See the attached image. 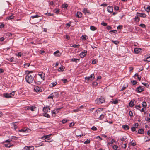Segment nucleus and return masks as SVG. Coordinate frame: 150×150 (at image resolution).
Returning a JSON list of instances; mask_svg holds the SVG:
<instances>
[{
    "label": "nucleus",
    "mask_w": 150,
    "mask_h": 150,
    "mask_svg": "<svg viewBox=\"0 0 150 150\" xmlns=\"http://www.w3.org/2000/svg\"><path fill=\"white\" fill-rule=\"evenodd\" d=\"M38 76L37 77L36 83L38 85H40L41 82L43 81L45 79V74H44L39 73L38 74ZM36 83V82H35Z\"/></svg>",
    "instance_id": "f257e3e1"
},
{
    "label": "nucleus",
    "mask_w": 150,
    "mask_h": 150,
    "mask_svg": "<svg viewBox=\"0 0 150 150\" xmlns=\"http://www.w3.org/2000/svg\"><path fill=\"white\" fill-rule=\"evenodd\" d=\"M35 75L33 73L31 74H27L25 77L26 82L29 83H31L33 81Z\"/></svg>",
    "instance_id": "f03ea898"
},
{
    "label": "nucleus",
    "mask_w": 150,
    "mask_h": 150,
    "mask_svg": "<svg viewBox=\"0 0 150 150\" xmlns=\"http://www.w3.org/2000/svg\"><path fill=\"white\" fill-rule=\"evenodd\" d=\"M105 101V99L102 96H100L99 98L96 99L95 100V103L96 104H100Z\"/></svg>",
    "instance_id": "7ed1b4c3"
},
{
    "label": "nucleus",
    "mask_w": 150,
    "mask_h": 150,
    "mask_svg": "<svg viewBox=\"0 0 150 150\" xmlns=\"http://www.w3.org/2000/svg\"><path fill=\"white\" fill-rule=\"evenodd\" d=\"M94 74H92L89 77H85V79L87 81H91L94 79Z\"/></svg>",
    "instance_id": "20e7f679"
},
{
    "label": "nucleus",
    "mask_w": 150,
    "mask_h": 150,
    "mask_svg": "<svg viewBox=\"0 0 150 150\" xmlns=\"http://www.w3.org/2000/svg\"><path fill=\"white\" fill-rule=\"evenodd\" d=\"M43 110L45 112H50V107L49 106H44L43 108Z\"/></svg>",
    "instance_id": "39448f33"
},
{
    "label": "nucleus",
    "mask_w": 150,
    "mask_h": 150,
    "mask_svg": "<svg viewBox=\"0 0 150 150\" xmlns=\"http://www.w3.org/2000/svg\"><path fill=\"white\" fill-rule=\"evenodd\" d=\"M87 53V51L84 50L80 54V57L81 58H83L86 55Z\"/></svg>",
    "instance_id": "423d86ee"
},
{
    "label": "nucleus",
    "mask_w": 150,
    "mask_h": 150,
    "mask_svg": "<svg viewBox=\"0 0 150 150\" xmlns=\"http://www.w3.org/2000/svg\"><path fill=\"white\" fill-rule=\"evenodd\" d=\"M34 90L36 92H41L42 91L41 88L37 86H35Z\"/></svg>",
    "instance_id": "0eeeda50"
},
{
    "label": "nucleus",
    "mask_w": 150,
    "mask_h": 150,
    "mask_svg": "<svg viewBox=\"0 0 150 150\" xmlns=\"http://www.w3.org/2000/svg\"><path fill=\"white\" fill-rule=\"evenodd\" d=\"M107 10L110 13H112L113 11V7L111 6H109L107 7Z\"/></svg>",
    "instance_id": "6e6552de"
},
{
    "label": "nucleus",
    "mask_w": 150,
    "mask_h": 150,
    "mask_svg": "<svg viewBox=\"0 0 150 150\" xmlns=\"http://www.w3.org/2000/svg\"><path fill=\"white\" fill-rule=\"evenodd\" d=\"M144 88L141 86H139V87L137 88L136 89V91L139 93H141L144 91Z\"/></svg>",
    "instance_id": "1a4fd4ad"
},
{
    "label": "nucleus",
    "mask_w": 150,
    "mask_h": 150,
    "mask_svg": "<svg viewBox=\"0 0 150 150\" xmlns=\"http://www.w3.org/2000/svg\"><path fill=\"white\" fill-rule=\"evenodd\" d=\"M76 134L77 137H81V136H83V134H82L81 131L80 130H78L76 131Z\"/></svg>",
    "instance_id": "9d476101"
},
{
    "label": "nucleus",
    "mask_w": 150,
    "mask_h": 150,
    "mask_svg": "<svg viewBox=\"0 0 150 150\" xmlns=\"http://www.w3.org/2000/svg\"><path fill=\"white\" fill-rule=\"evenodd\" d=\"M134 52L136 54H138L141 52L142 49L140 48H136L134 49Z\"/></svg>",
    "instance_id": "9b49d317"
},
{
    "label": "nucleus",
    "mask_w": 150,
    "mask_h": 150,
    "mask_svg": "<svg viewBox=\"0 0 150 150\" xmlns=\"http://www.w3.org/2000/svg\"><path fill=\"white\" fill-rule=\"evenodd\" d=\"M122 127L125 130H127L129 129V127L126 124L123 125L122 126Z\"/></svg>",
    "instance_id": "f8f14e48"
},
{
    "label": "nucleus",
    "mask_w": 150,
    "mask_h": 150,
    "mask_svg": "<svg viewBox=\"0 0 150 150\" xmlns=\"http://www.w3.org/2000/svg\"><path fill=\"white\" fill-rule=\"evenodd\" d=\"M3 96L4 97L7 98L11 97V96L10 95V93L9 94L6 93H4L3 94Z\"/></svg>",
    "instance_id": "ddd939ff"
},
{
    "label": "nucleus",
    "mask_w": 150,
    "mask_h": 150,
    "mask_svg": "<svg viewBox=\"0 0 150 150\" xmlns=\"http://www.w3.org/2000/svg\"><path fill=\"white\" fill-rule=\"evenodd\" d=\"M54 54L56 56L59 57L61 54L60 53L59 51L57 50L54 53Z\"/></svg>",
    "instance_id": "4468645a"
},
{
    "label": "nucleus",
    "mask_w": 150,
    "mask_h": 150,
    "mask_svg": "<svg viewBox=\"0 0 150 150\" xmlns=\"http://www.w3.org/2000/svg\"><path fill=\"white\" fill-rule=\"evenodd\" d=\"M137 14H139V17L145 18L146 16V15L144 13H139L137 12Z\"/></svg>",
    "instance_id": "2eb2a0df"
},
{
    "label": "nucleus",
    "mask_w": 150,
    "mask_h": 150,
    "mask_svg": "<svg viewBox=\"0 0 150 150\" xmlns=\"http://www.w3.org/2000/svg\"><path fill=\"white\" fill-rule=\"evenodd\" d=\"M137 133L140 134H144V129H139L138 130Z\"/></svg>",
    "instance_id": "dca6fc26"
},
{
    "label": "nucleus",
    "mask_w": 150,
    "mask_h": 150,
    "mask_svg": "<svg viewBox=\"0 0 150 150\" xmlns=\"http://www.w3.org/2000/svg\"><path fill=\"white\" fill-rule=\"evenodd\" d=\"M134 100H132L129 103V105L130 107H132L134 105Z\"/></svg>",
    "instance_id": "f3484780"
},
{
    "label": "nucleus",
    "mask_w": 150,
    "mask_h": 150,
    "mask_svg": "<svg viewBox=\"0 0 150 150\" xmlns=\"http://www.w3.org/2000/svg\"><path fill=\"white\" fill-rule=\"evenodd\" d=\"M57 83V82L56 81L54 82H53L51 83L50 85L49 86L50 87H53L55 86Z\"/></svg>",
    "instance_id": "a211bd4d"
},
{
    "label": "nucleus",
    "mask_w": 150,
    "mask_h": 150,
    "mask_svg": "<svg viewBox=\"0 0 150 150\" xmlns=\"http://www.w3.org/2000/svg\"><path fill=\"white\" fill-rule=\"evenodd\" d=\"M52 94L53 95V97H54L55 98H56L59 96V94L57 92H54L52 93Z\"/></svg>",
    "instance_id": "6ab92c4d"
},
{
    "label": "nucleus",
    "mask_w": 150,
    "mask_h": 150,
    "mask_svg": "<svg viewBox=\"0 0 150 150\" xmlns=\"http://www.w3.org/2000/svg\"><path fill=\"white\" fill-rule=\"evenodd\" d=\"M82 14L80 12H77L76 14V16L78 18H80L82 16Z\"/></svg>",
    "instance_id": "aec40b11"
},
{
    "label": "nucleus",
    "mask_w": 150,
    "mask_h": 150,
    "mask_svg": "<svg viewBox=\"0 0 150 150\" xmlns=\"http://www.w3.org/2000/svg\"><path fill=\"white\" fill-rule=\"evenodd\" d=\"M97 117L98 118H100V119H102L104 117V115L102 114L100 115H98Z\"/></svg>",
    "instance_id": "412c9836"
},
{
    "label": "nucleus",
    "mask_w": 150,
    "mask_h": 150,
    "mask_svg": "<svg viewBox=\"0 0 150 150\" xmlns=\"http://www.w3.org/2000/svg\"><path fill=\"white\" fill-rule=\"evenodd\" d=\"M81 38L82 40H86L88 38V36L86 35H83L81 37Z\"/></svg>",
    "instance_id": "4be33fe9"
},
{
    "label": "nucleus",
    "mask_w": 150,
    "mask_h": 150,
    "mask_svg": "<svg viewBox=\"0 0 150 150\" xmlns=\"http://www.w3.org/2000/svg\"><path fill=\"white\" fill-rule=\"evenodd\" d=\"M83 12L85 14L86 13H89L90 12L88 11L86 8H84L83 11Z\"/></svg>",
    "instance_id": "5701e85b"
},
{
    "label": "nucleus",
    "mask_w": 150,
    "mask_h": 150,
    "mask_svg": "<svg viewBox=\"0 0 150 150\" xmlns=\"http://www.w3.org/2000/svg\"><path fill=\"white\" fill-rule=\"evenodd\" d=\"M139 14H137V15H136L135 18V20L138 22L140 20L139 18Z\"/></svg>",
    "instance_id": "b1692460"
},
{
    "label": "nucleus",
    "mask_w": 150,
    "mask_h": 150,
    "mask_svg": "<svg viewBox=\"0 0 150 150\" xmlns=\"http://www.w3.org/2000/svg\"><path fill=\"white\" fill-rule=\"evenodd\" d=\"M47 112H45L43 113V116L47 118H50V116L49 114L47 113Z\"/></svg>",
    "instance_id": "393cba45"
},
{
    "label": "nucleus",
    "mask_w": 150,
    "mask_h": 150,
    "mask_svg": "<svg viewBox=\"0 0 150 150\" xmlns=\"http://www.w3.org/2000/svg\"><path fill=\"white\" fill-rule=\"evenodd\" d=\"M40 16L38 15H36L34 16H31L30 17V18L34 19L35 18H38L40 17Z\"/></svg>",
    "instance_id": "a878e982"
},
{
    "label": "nucleus",
    "mask_w": 150,
    "mask_h": 150,
    "mask_svg": "<svg viewBox=\"0 0 150 150\" xmlns=\"http://www.w3.org/2000/svg\"><path fill=\"white\" fill-rule=\"evenodd\" d=\"M14 18V16L13 15H11L9 16H8L6 18V19L8 20H11L13 19Z\"/></svg>",
    "instance_id": "bb28decb"
},
{
    "label": "nucleus",
    "mask_w": 150,
    "mask_h": 150,
    "mask_svg": "<svg viewBox=\"0 0 150 150\" xmlns=\"http://www.w3.org/2000/svg\"><path fill=\"white\" fill-rule=\"evenodd\" d=\"M64 69V67L62 66H61V67H60L58 69V71H63Z\"/></svg>",
    "instance_id": "cd10ccee"
},
{
    "label": "nucleus",
    "mask_w": 150,
    "mask_h": 150,
    "mask_svg": "<svg viewBox=\"0 0 150 150\" xmlns=\"http://www.w3.org/2000/svg\"><path fill=\"white\" fill-rule=\"evenodd\" d=\"M53 98H55L54 97H53V94L51 93L50 94V96L47 97V98L49 99H52Z\"/></svg>",
    "instance_id": "c85d7f7f"
},
{
    "label": "nucleus",
    "mask_w": 150,
    "mask_h": 150,
    "mask_svg": "<svg viewBox=\"0 0 150 150\" xmlns=\"http://www.w3.org/2000/svg\"><path fill=\"white\" fill-rule=\"evenodd\" d=\"M51 135V134H49L48 135H47L45 136L44 137H42V138L43 139H45L48 138L50 137V136Z\"/></svg>",
    "instance_id": "c756f323"
},
{
    "label": "nucleus",
    "mask_w": 150,
    "mask_h": 150,
    "mask_svg": "<svg viewBox=\"0 0 150 150\" xmlns=\"http://www.w3.org/2000/svg\"><path fill=\"white\" fill-rule=\"evenodd\" d=\"M90 29L92 31H94L96 30V28L94 26H90Z\"/></svg>",
    "instance_id": "7c9ffc66"
},
{
    "label": "nucleus",
    "mask_w": 150,
    "mask_h": 150,
    "mask_svg": "<svg viewBox=\"0 0 150 150\" xmlns=\"http://www.w3.org/2000/svg\"><path fill=\"white\" fill-rule=\"evenodd\" d=\"M142 106L144 108H145L147 106V104H146V102L145 101L143 102L142 103Z\"/></svg>",
    "instance_id": "2f4dec72"
},
{
    "label": "nucleus",
    "mask_w": 150,
    "mask_h": 150,
    "mask_svg": "<svg viewBox=\"0 0 150 150\" xmlns=\"http://www.w3.org/2000/svg\"><path fill=\"white\" fill-rule=\"evenodd\" d=\"M12 125H13V126H12V127L13 128V129L15 130L16 129H17V125H16L15 124V123H13V124Z\"/></svg>",
    "instance_id": "473e14b6"
},
{
    "label": "nucleus",
    "mask_w": 150,
    "mask_h": 150,
    "mask_svg": "<svg viewBox=\"0 0 150 150\" xmlns=\"http://www.w3.org/2000/svg\"><path fill=\"white\" fill-rule=\"evenodd\" d=\"M62 7L63 8H66V9H67V7L68 6V5L67 4H63L62 5Z\"/></svg>",
    "instance_id": "72a5a7b5"
},
{
    "label": "nucleus",
    "mask_w": 150,
    "mask_h": 150,
    "mask_svg": "<svg viewBox=\"0 0 150 150\" xmlns=\"http://www.w3.org/2000/svg\"><path fill=\"white\" fill-rule=\"evenodd\" d=\"M103 110V109L102 108H100L98 109V110H96V112L97 113V114L99 113V112H100L101 111H102Z\"/></svg>",
    "instance_id": "f704fd0d"
},
{
    "label": "nucleus",
    "mask_w": 150,
    "mask_h": 150,
    "mask_svg": "<svg viewBox=\"0 0 150 150\" xmlns=\"http://www.w3.org/2000/svg\"><path fill=\"white\" fill-rule=\"evenodd\" d=\"M145 10L147 12H149L150 10V6H147V8L145 9Z\"/></svg>",
    "instance_id": "c9c22d12"
},
{
    "label": "nucleus",
    "mask_w": 150,
    "mask_h": 150,
    "mask_svg": "<svg viewBox=\"0 0 150 150\" xmlns=\"http://www.w3.org/2000/svg\"><path fill=\"white\" fill-rule=\"evenodd\" d=\"M112 42L114 44H115V45H117L119 43V42L118 41L116 40V41H113V40H112Z\"/></svg>",
    "instance_id": "e433bc0d"
},
{
    "label": "nucleus",
    "mask_w": 150,
    "mask_h": 150,
    "mask_svg": "<svg viewBox=\"0 0 150 150\" xmlns=\"http://www.w3.org/2000/svg\"><path fill=\"white\" fill-rule=\"evenodd\" d=\"M36 107L34 106H30V110L31 111H33L34 110V109Z\"/></svg>",
    "instance_id": "4c0bfd02"
},
{
    "label": "nucleus",
    "mask_w": 150,
    "mask_h": 150,
    "mask_svg": "<svg viewBox=\"0 0 150 150\" xmlns=\"http://www.w3.org/2000/svg\"><path fill=\"white\" fill-rule=\"evenodd\" d=\"M118 100L115 99V101L112 102V104H117L118 103Z\"/></svg>",
    "instance_id": "58836bf2"
},
{
    "label": "nucleus",
    "mask_w": 150,
    "mask_h": 150,
    "mask_svg": "<svg viewBox=\"0 0 150 150\" xmlns=\"http://www.w3.org/2000/svg\"><path fill=\"white\" fill-rule=\"evenodd\" d=\"M139 26L142 28H145L146 27V25L144 24H141L139 25Z\"/></svg>",
    "instance_id": "ea45409f"
},
{
    "label": "nucleus",
    "mask_w": 150,
    "mask_h": 150,
    "mask_svg": "<svg viewBox=\"0 0 150 150\" xmlns=\"http://www.w3.org/2000/svg\"><path fill=\"white\" fill-rule=\"evenodd\" d=\"M90 142V140L87 139L86 141L84 142V143L85 144H88Z\"/></svg>",
    "instance_id": "a19ab883"
},
{
    "label": "nucleus",
    "mask_w": 150,
    "mask_h": 150,
    "mask_svg": "<svg viewBox=\"0 0 150 150\" xmlns=\"http://www.w3.org/2000/svg\"><path fill=\"white\" fill-rule=\"evenodd\" d=\"M141 108V106L139 105H136L135 106V108H136V109H138L139 110H140V109Z\"/></svg>",
    "instance_id": "79ce46f5"
},
{
    "label": "nucleus",
    "mask_w": 150,
    "mask_h": 150,
    "mask_svg": "<svg viewBox=\"0 0 150 150\" xmlns=\"http://www.w3.org/2000/svg\"><path fill=\"white\" fill-rule=\"evenodd\" d=\"M101 24L103 26H106L107 25V24L106 23H105L104 22H102Z\"/></svg>",
    "instance_id": "37998d69"
},
{
    "label": "nucleus",
    "mask_w": 150,
    "mask_h": 150,
    "mask_svg": "<svg viewBox=\"0 0 150 150\" xmlns=\"http://www.w3.org/2000/svg\"><path fill=\"white\" fill-rule=\"evenodd\" d=\"M71 60L73 62H76L77 61L79 60V59L73 58L71 59Z\"/></svg>",
    "instance_id": "c03bdc74"
},
{
    "label": "nucleus",
    "mask_w": 150,
    "mask_h": 150,
    "mask_svg": "<svg viewBox=\"0 0 150 150\" xmlns=\"http://www.w3.org/2000/svg\"><path fill=\"white\" fill-rule=\"evenodd\" d=\"M91 129L93 131H96L97 130V128L96 127L93 126L91 128Z\"/></svg>",
    "instance_id": "a18cd8bd"
},
{
    "label": "nucleus",
    "mask_w": 150,
    "mask_h": 150,
    "mask_svg": "<svg viewBox=\"0 0 150 150\" xmlns=\"http://www.w3.org/2000/svg\"><path fill=\"white\" fill-rule=\"evenodd\" d=\"M118 148V146L116 145H114L113 146V148L114 150L117 149Z\"/></svg>",
    "instance_id": "49530a36"
},
{
    "label": "nucleus",
    "mask_w": 150,
    "mask_h": 150,
    "mask_svg": "<svg viewBox=\"0 0 150 150\" xmlns=\"http://www.w3.org/2000/svg\"><path fill=\"white\" fill-rule=\"evenodd\" d=\"M29 150H33L34 148L33 146H29Z\"/></svg>",
    "instance_id": "de8ad7c7"
},
{
    "label": "nucleus",
    "mask_w": 150,
    "mask_h": 150,
    "mask_svg": "<svg viewBox=\"0 0 150 150\" xmlns=\"http://www.w3.org/2000/svg\"><path fill=\"white\" fill-rule=\"evenodd\" d=\"M98 84V83L96 82H94L92 83L93 85L94 86H96Z\"/></svg>",
    "instance_id": "09e8293b"
},
{
    "label": "nucleus",
    "mask_w": 150,
    "mask_h": 150,
    "mask_svg": "<svg viewBox=\"0 0 150 150\" xmlns=\"http://www.w3.org/2000/svg\"><path fill=\"white\" fill-rule=\"evenodd\" d=\"M114 9L115 10H118L119 9V7L117 6H115L114 7Z\"/></svg>",
    "instance_id": "8fccbe9b"
},
{
    "label": "nucleus",
    "mask_w": 150,
    "mask_h": 150,
    "mask_svg": "<svg viewBox=\"0 0 150 150\" xmlns=\"http://www.w3.org/2000/svg\"><path fill=\"white\" fill-rule=\"evenodd\" d=\"M127 139V137H126V136H123L122 138L121 139V140L122 141H124V140H125Z\"/></svg>",
    "instance_id": "3c124183"
},
{
    "label": "nucleus",
    "mask_w": 150,
    "mask_h": 150,
    "mask_svg": "<svg viewBox=\"0 0 150 150\" xmlns=\"http://www.w3.org/2000/svg\"><path fill=\"white\" fill-rule=\"evenodd\" d=\"M131 129L132 132H134L136 130V127L133 126L131 128Z\"/></svg>",
    "instance_id": "603ef678"
},
{
    "label": "nucleus",
    "mask_w": 150,
    "mask_h": 150,
    "mask_svg": "<svg viewBox=\"0 0 150 150\" xmlns=\"http://www.w3.org/2000/svg\"><path fill=\"white\" fill-rule=\"evenodd\" d=\"M67 120L64 119L62 121V123L64 124L66 123L67 122Z\"/></svg>",
    "instance_id": "864d4df0"
},
{
    "label": "nucleus",
    "mask_w": 150,
    "mask_h": 150,
    "mask_svg": "<svg viewBox=\"0 0 150 150\" xmlns=\"http://www.w3.org/2000/svg\"><path fill=\"white\" fill-rule=\"evenodd\" d=\"M118 29H121L122 28V25H119L117 27Z\"/></svg>",
    "instance_id": "5fc2aeb1"
},
{
    "label": "nucleus",
    "mask_w": 150,
    "mask_h": 150,
    "mask_svg": "<svg viewBox=\"0 0 150 150\" xmlns=\"http://www.w3.org/2000/svg\"><path fill=\"white\" fill-rule=\"evenodd\" d=\"M45 14L46 15H48V16H50L53 15V14L52 13H46Z\"/></svg>",
    "instance_id": "6e6d98bb"
},
{
    "label": "nucleus",
    "mask_w": 150,
    "mask_h": 150,
    "mask_svg": "<svg viewBox=\"0 0 150 150\" xmlns=\"http://www.w3.org/2000/svg\"><path fill=\"white\" fill-rule=\"evenodd\" d=\"M24 65L25 67H28L29 66L30 64L28 63H26L24 64Z\"/></svg>",
    "instance_id": "4d7b16f0"
},
{
    "label": "nucleus",
    "mask_w": 150,
    "mask_h": 150,
    "mask_svg": "<svg viewBox=\"0 0 150 150\" xmlns=\"http://www.w3.org/2000/svg\"><path fill=\"white\" fill-rule=\"evenodd\" d=\"M26 129H21L19 130V132H24L26 131Z\"/></svg>",
    "instance_id": "13d9d810"
},
{
    "label": "nucleus",
    "mask_w": 150,
    "mask_h": 150,
    "mask_svg": "<svg viewBox=\"0 0 150 150\" xmlns=\"http://www.w3.org/2000/svg\"><path fill=\"white\" fill-rule=\"evenodd\" d=\"M129 114L130 116L132 117L133 116V113L131 111H129Z\"/></svg>",
    "instance_id": "bf43d9fd"
},
{
    "label": "nucleus",
    "mask_w": 150,
    "mask_h": 150,
    "mask_svg": "<svg viewBox=\"0 0 150 150\" xmlns=\"http://www.w3.org/2000/svg\"><path fill=\"white\" fill-rule=\"evenodd\" d=\"M14 59V58L13 57H12L10 59H9L8 60L9 61H10L11 62H13Z\"/></svg>",
    "instance_id": "052dcab7"
},
{
    "label": "nucleus",
    "mask_w": 150,
    "mask_h": 150,
    "mask_svg": "<svg viewBox=\"0 0 150 150\" xmlns=\"http://www.w3.org/2000/svg\"><path fill=\"white\" fill-rule=\"evenodd\" d=\"M142 84L144 85L146 87L148 88L149 85L148 83H142Z\"/></svg>",
    "instance_id": "680f3d73"
},
{
    "label": "nucleus",
    "mask_w": 150,
    "mask_h": 150,
    "mask_svg": "<svg viewBox=\"0 0 150 150\" xmlns=\"http://www.w3.org/2000/svg\"><path fill=\"white\" fill-rule=\"evenodd\" d=\"M74 125V123H71L69 124V126L70 127H72V126H73Z\"/></svg>",
    "instance_id": "e2e57ef3"
},
{
    "label": "nucleus",
    "mask_w": 150,
    "mask_h": 150,
    "mask_svg": "<svg viewBox=\"0 0 150 150\" xmlns=\"http://www.w3.org/2000/svg\"><path fill=\"white\" fill-rule=\"evenodd\" d=\"M133 141H132L131 142V145L133 146H135L136 145V143L135 142H132Z\"/></svg>",
    "instance_id": "0e129e2a"
},
{
    "label": "nucleus",
    "mask_w": 150,
    "mask_h": 150,
    "mask_svg": "<svg viewBox=\"0 0 150 150\" xmlns=\"http://www.w3.org/2000/svg\"><path fill=\"white\" fill-rule=\"evenodd\" d=\"M74 45V48H78L80 46L79 45V44L77 45L75 44Z\"/></svg>",
    "instance_id": "69168bd1"
},
{
    "label": "nucleus",
    "mask_w": 150,
    "mask_h": 150,
    "mask_svg": "<svg viewBox=\"0 0 150 150\" xmlns=\"http://www.w3.org/2000/svg\"><path fill=\"white\" fill-rule=\"evenodd\" d=\"M56 112H57V111H56V109L54 110L53 111H52V115H53V114H55Z\"/></svg>",
    "instance_id": "338daca9"
},
{
    "label": "nucleus",
    "mask_w": 150,
    "mask_h": 150,
    "mask_svg": "<svg viewBox=\"0 0 150 150\" xmlns=\"http://www.w3.org/2000/svg\"><path fill=\"white\" fill-rule=\"evenodd\" d=\"M137 82L136 81L133 80V81L132 83L133 85H135L137 84Z\"/></svg>",
    "instance_id": "774afa93"
}]
</instances>
